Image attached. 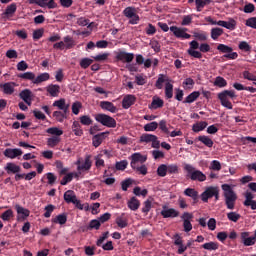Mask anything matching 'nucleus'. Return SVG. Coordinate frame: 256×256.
<instances>
[{
  "mask_svg": "<svg viewBox=\"0 0 256 256\" xmlns=\"http://www.w3.org/2000/svg\"><path fill=\"white\" fill-rule=\"evenodd\" d=\"M200 95L199 91H194L185 98L184 103H193L199 99Z\"/></svg>",
  "mask_w": 256,
  "mask_h": 256,
  "instance_id": "37",
  "label": "nucleus"
},
{
  "mask_svg": "<svg viewBox=\"0 0 256 256\" xmlns=\"http://www.w3.org/2000/svg\"><path fill=\"white\" fill-rule=\"evenodd\" d=\"M202 248L206 251H217L219 249V243L213 241L207 242L202 245Z\"/></svg>",
  "mask_w": 256,
  "mask_h": 256,
  "instance_id": "35",
  "label": "nucleus"
},
{
  "mask_svg": "<svg viewBox=\"0 0 256 256\" xmlns=\"http://www.w3.org/2000/svg\"><path fill=\"white\" fill-rule=\"evenodd\" d=\"M15 209L18 214V219H19V217H20V219H27V217H29V215H31V211H29V209L24 208L23 206H21L19 204L15 205Z\"/></svg>",
  "mask_w": 256,
  "mask_h": 256,
  "instance_id": "23",
  "label": "nucleus"
},
{
  "mask_svg": "<svg viewBox=\"0 0 256 256\" xmlns=\"http://www.w3.org/2000/svg\"><path fill=\"white\" fill-rule=\"evenodd\" d=\"M19 77L20 79H26L27 81H32V83H35V73L33 72L19 74Z\"/></svg>",
  "mask_w": 256,
  "mask_h": 256,
  "instance_id": "44",
  "label": "nucleus"
},
{
  "mask_svg": "<svg viewBox=\"0 0 256 256\" xmlns=\"http://www.w3.org/2000/svg\"><path fill=\"white\" fill-rule=\"evenodd\" d=\"M95 160V166L97 169H101V167H105V160H103V154H98L94 157Z\"/></svg>",
  "mask_w": 256,
  "mask_h": 256,
  "instance_id": "40",
  "label": "nucleus"
},
{
  "mask_svg": "<svg viewBox=\"0 0 256 256\" xmlns=\"http://www.w3.org/2000/svg\"><path fill=\"white\" fill-rule=\"evenodd\" d=\"M118 61H122V63H131L133 59H135V54L127 53V52H119L116 56Z\"/></svg>",
  "mask_w": 256,
  "mask_h": 256,
  "instance_id": "21",
  "label": "nucleus"
},
{
  "mask_svg": "<svg viewBox=\"0 0 256 256\" xmlns=\"http://www.w3.org/2000/svg\"><path fill=\"white\" fill-rule=\"evenodd\" d=\"M80 123L86 126L93 125V119H91V116L84 115L80 117Z\"/></svg>",
  "mask_w": 256,
  "mask_h": 256,
  "instance_id": "56",
  "label": "nucleus"
},
{
  "mask_svg": "<svg viewBox=\"0 0 256 256\" xmlns=\"http://www.w3.org/2000/svg\"><path fill=\"white\" fill-rule=\"evenodd\" d=\"M227 219L229 221H232L233 223H237V221H239V219H241V214H239L237 212H229V213H227Z\"/></svg>",
  "mask_w": 256,
  "mask_h": 256,
  "instance_id": "49",
  "label": "nucleus"
},
{
  "mask_svg": "<svg viewBox=\"0 0 256 256\" xmlns=\"http://www.w3.org/2000/svg\"><path fill=\"white\" fill-rule=\"evenodd\" d=\"M65 49H73L75 47V40L71 36L64 37Z\"/></svg>",
  "mask_w": 256,
  "mask_h": 256,
  "instance_id": "43",
  "label": "nucleus"
},
{
  "mask_svg": "<svg viewBox=\"0 0 256 256\" xmlns=\"http://www.w3.org/2000/svg\"><path fill=\"white\" fill-rule=\"evenodd\" d=\"M212 197H215L216 201H219V187H207L205 191L201 194V200L204 203H207Z\"/></svg>",
  "mask_w": 256,
  "mask_h": 256,
  "instance_id": "9",
  "label": "nucleus"
},
{
  "mask_svg": "<svg viewBox=\"0 0 256 256\" xmlns=\"http://www.w3.org/2000/svg\"><path fill=\"white\" fill-rule=\"evenodd\" d=\"M165 102L163 99L159 98L158 96H154L152 98V103L149 105V109H161Z\"/></svg>",
  "mask_w": 256,
  "mask_h": 256,
  "instance_id": "29",
  "label": "nucleus"
},
{
  "mask_svg": "<svg viewBox=\"0 0 256 256\" xmlns=\"http://www.w3.org/2000/svg\"><path fill=\"white\" fill-rule=\"evenodd\" d=\"M123 15L126 17V19H129L130 25H137V23L140 21L139 15L137 14V9H135V7H126L123 10Z\"/></svg>",
  "mask_w": 256,
  "mask_h": 256,
  "instance_id": "10",
  "label": "nucleus"
},
{
  "mask_svg": "<svg viewBox=\"0 0 256 256\" xmlns=\"http://www.w3.org/2000/svg\"><path fill=\"white\" fill-rule=\"evenodd\" d=\"M16 12H17V4L12 3L6 7L5 12L3 13V17H5L6 19H9L10 17H13V15H15Z\"/></svg>",
  "mask_w": 256,
  "mask_h": 256,
  "instance_id": "27",
  "label": "nucleus"
},
{
  "mask_svg": "<svg viewBox=\"0 0 256 256\" xmlns=\"http://www.w3.org/2000/svg\"><path fill=\"white\" fill-rule=\"evenodd\" d=\"M157 175L159 177H165L167 175V165L165 164H161L158 168H157Z\"/></svg>",
  "mask_w": 256,
  "mask_h": 256,
  "instance_id": "61",
  "label": "nucleus"
},
{
  "mask_svg": "<svg viewBox=\"0 0 256 256\" xmlns=\"http://www.w3.org/2000/svg\"><path fill=\"white\" fill-rule=\"evenodd\" d=\"M116 224L118 225V227H120V229H125V227H127L128 222L127 218H125V214H122L121 216H118L116 218Z\"/></svg>",
  "mask_w": 256,
  "mask_h": 256,
  "instance_id": "38",
  "label": "nucleus"
},
{
  "mask_svg": "<svg viewBox=\"0 0 256 256\" xmlns=\"http://www.w3.org/2000/svg\"><path fill=\"white\" fill-rule=\"evenodd\" d=\"M163 83H165V97L167 99H173V80L167 75L159 74L155 83L156 89H163Z\"/></svg>",
  "mask_w": 256,
  "mask_h": 256,
  "instance_id": "2",
  "label": "nucleus"
},
{
  "mask_svg": "<svg viewBox=\"0 0 256 256\" xmlns=\"http://www.w3.org/2000/svg\"><path fill=\"white\" fill-rule=\"evenodd\" d=\"M223 33H224L223 28H220V27L212 28L210 31L211 39H213V41H217V39H219V37H221Z\"/></svg>",
  "mask_w": 256,
  "mask_h": 256,
  "instance_id": "31",
  "label": "nucleus"
},
{
  "mask_svg": "<svg viewBox=\"0 0 256 256\" xmlns=\"http://www.w3.org/2000/svg\"><path fill=\"white\" fill-rule=\"evenodd\" d=\"M207 125L208 124L205 121L197 122L192 126V131H194V133H199V131L206 129Z\"/></svg>",
  "mask_w": 256,
  "mask_h": 256,
  "instance_id": "36",
  "label": "nucleus"
},
{
  "mask_svg": "<svg viewBox=\"0 0 256 256\" xmlns=\"http://www.w3.org/2000/svg\"><path fill=\"white\" fill-rule=\"evenodd\" d=\"M181 219L183 221L184 231L189 233V231L193 229V224H191V221L193 220V214L184 212L181 216Z\"/></svg>",
  "mask_w": 256,
  "mask_h": 256,
  "instance_id": "15",
  "label": "nucleus"
},
{
  "mask_svg": "<svg viewBox=\"0 0 256 256\" xmlns=\"http://www.w3.org/2000/svg\"><path fill=\"white\" fill-rule=\"evenodd\" d=\"M214 85L215 87H227V80H225V78L218 76L216 77L215 81H214Z\"/></svg>",
  "mask_w": 256,
  "mask_h": 256,
  "instance_id": "47",
  "label": "nucleus"
},
{
  "mask_svg": "<svg viewBox=\"0 0 256 256\" xmlns=\"http://www.w3.org/2000/svg\"><path fill=\"white\" fill-rule=\"evenodd\" d=\"M46 91L49 93L50 97H59L61 87L57 84H50L46 87Z\"/></svg>",
  "mask_w": 256,
  "mask_h": 256,
  "instance_id": "25",
  "label": "nucleus"
},
{
  "mask_svg": "<svg viewBox=\"0 0 256 256\" xmlns=\"http://www.w3.org/2000/svg\"><path fill=\"white\" fill-rule=\"evenodd\" d=\"M127 165H129V162H127V160H122L116 162L115 169L116 171H125L127 169Z\"/></svg>",
  "mask_w": 256,
  "mask_h": 256,
  "instance_id": "48",
  "label": "nucleus"
},
{
  "mask_svg": "<svg viewBox=\"0 0 256 256\" xmlns=\"http://www.w3.org/2000/svg\"><path fill=\"white\" fill-rule=\"evenodd\" d=\"M52 106L56 107V109H59L60 111H63V113H69V104H67L64 98L54 101Z\"/></svg>",
  "mask_w": 256,
  "mask_h": 256,
  "instance_id": "20",
  "label": "nucleus"
},
{
  "mask_svg": "<svg viewBox=\"0 0 256 256\" xmlns=\"http://www.w3.org/2000/svg\"><path fill=\"white\" fill-rule=\"evenodd\" d=\"M205 21L210 25H218V27H224V29H228L229 31H235V29H237V21H235L233 18H229L228 21H217L211 16H208L205 18Z\"/></svg>",
  "mask_w": 256,
  "mask_h": 256,
  "instance_id": "6",
  "label": "nucleus"
},
{
  "mask_svg": "<svg viewBox=\"0 0 256 256\" xmlns=\"http://www.w3.org/2000/svg\"><path fill=\"white\" fill-rule=\"evenodd\" d=\"M198 141H200L201 143H203V145H205L206 147H213V140L209 137V136H199L198 137Z\"/></svg>",
  "mask_w": 256,
  "mask_h": 256,
  "instance_id": "39",
  "label": "nucleus"
},
{
  "mask_svg": "<svg viewBox=\"0 0 256 256\" xmlns=\"http://www.w3.org/2000/svg\"><path fill=\"white\" fill-rule=\"evenodd\" d=\"M130 167L133 169L140 165H143L147 161V155H142L141 153L137 152L130 156Z\"/></svg>",
  "mask_w": 256,
  "mask_h": 256,
  "instance_id": "12",
  "label": "nucleus"
},
{
  "mask_svg": "<svg viewBox=\"0 0 256 256\" xmlns=\"http://www.w3.org/2000/svg\"><path fill=\"white\" fill-rule=\"evenodd\" d=\"M93 64V59H90V58H83L81 61H80V67L82 69H87L90 65Z\"/></svg>",
  "mask_w": 256,
  "mask_h": 256,
  "instance_id": "62",
  "label": "nucleus"
},
{
  "mask_svg": "<svg viewBox=\"0 0 256 256\" xmlns=\"http://www.w3.org/2000/svg\"><path fill=\"white\" fill-rule=\"evenodd\" d=\"M135 101H137V98L135 97V95H131V94L126 95L122 100L123 109H129L131 105L135 104Z\"/></svg>",
  "mask_w": 256,
  "mask_h": 256,
  "instance_id": "24",
  "label": "nucleus"
},
{
  "mask_svg": "<svg viewBox=\"0 0 256 256\" xmlns=\"http://www.w3.org/2000/svg\"><path fill=\"white\" fill-rule=\"evenodd\" d=\"M53 117L54 119H56V121H58L59 123H63V121L65 120V113L61 112V111H54L53 112Z\"/></svg>",
  "mask_w": 256,
  "mask_h": 256,
  "instance_id": "58",
  "label": "nucleus"
},
{
  "mask_svg": "<svg viewBox=\"0 0 256 256\" xmlns=\"http://www.w3.org/2000/svg\"><path fill=\"white\" fill-rule=\"evenodd\" d=\"M194 37L198 41H207V33L205 32H194Z\"/></svg>",
  "mask_w": 256,
  "mask_h": 256,
  "instance_id": "63",
  "label": "nucleus"
},
{
  "mask_svg": "<svg viewBox=\"0 0 256 256\" xmlns=\"http://www.w3.org/2000/svg\"><path fill=\"white\" fill-rule=\"evenodd\" d=\"M100 107L104 111H109L110 113H117V107L109 101H102L100 102Z\"/></svg>",
  "mask_w": 256,
  "mask_h": 256,
  "instance_id": "26",
  "label": "nucleus"
},
{
  "mask_svg": "<svg viewBox=\"0 0 256 256\" xmlns=\"http://www.w3.org/2000/svg\"><path fill=\"white\" fill-rule=\"evenodd\" d=\"M134 195H136L137 197H147V189H143L141 190V187H135L133 190Z\"/></svg>",
  "mask_w": 256,
  "mask_h": 256,
  "instance_id": "57",
  "label": "nucleus"
},
{
  "mask_svg": "<svg viewBox=\"0 0 256 256\" xmlns=\"http://www.w3.org/2000/svg\"><path fill=\"white\" fill-rule=\"evenodd\" d=\"M143 207H142V213H145V215H148L149 211H151V207L153 205V203L151 202V200H146L143 203Z\"/></svg>",
  "mask_w": 256,
  "mask_h": 256,
  "instance_id": "60",
  "label": "nucleus"
},
{
  "mask_svg": "<svg viewBox=\"0 0 256 256\" xmlns=\"http://www.w3.org/2000/svg\"><path fill=\"white\" fill-rule=\"evenodd\" d=\"M155 139V135L153 134H142L140 136V143H152V141Z\"/></svg>",
  "mask_w": 256,
  "mask_h": 256,
  "instance_id": "41",
  "label": "nucleus"
},
{
  "mask_svg": "<svg viewBox=\"0 0 256 256\" xmlns=\"http://www.w3.org/2000/svg\"><path fill=\"white\" fill-rule=\"evenodd\" d=\"M209 3H211V0H195L196 10L198 12L202 11L205 5H209Z\"/></svg>",
  "mask_w": 256,
  "mask_h": 256,
  "instance_id": "45",
  "label": "nucleus"
},
{
  "mask_svg": "<svg viewBox=\"0 0 256 256\" xmlns=\"http://www.w3.org/2000/svg\"><path fill=\"white\" fill-rule=\"evenodd\" d=\"M244 202L243 205L244 207H250L252 211L256 210V200L255 199V194H252L250 191H246L244 193Z\"/></svg>",
  "mask_w": 256,
  "mask_h": 256,
  "instance_id": "14",
  "label": "nucleus"
},
{
  "mask_svg": "<svg viewBox=\"0 0 256 256\" xmlns=\"http://www.w3.org/2000/svg\"><path fill=\"white\" fill-rule=\"evenodd\" d=\"M75 165L77 166L78 175L88 173V171H91V167H93V156L86 154L84 157H79Z\"/></svg>",
  "mask_w": 256,
  "mask_h": 256,
  "instance_id": "4",
  "label": "nucleus"
},
{
  "mask_svg": "<svg viewBox=\"0 0 256 256\" xmlns=\"http://www.w3.org/2000/svg\"><path fill=\"white\" fill-rule=\"evenodd\" d=\"M134 171H137V173H139L140 175H147L148 171H147V166L145 164H142L141 166L138 165L134 168H132Z\"/></svg>",
  "mask_w": 256,
  "mask_h": 256,
  "instance_id": "59",
  "label": "nucleus"
},
{
  "mask_svg": "<svg viewBox=\"0 0 256 256\" xmlns=\"http://www.w3.org/2000/svg\"><path fill=\"white\" fill-rule=\"evenodd\" d=\"M64 200L66 203H72L77 207V209H80V211H83L84 205L81 204V200L77 199V196L75 195V192L72 190H68L64 193Z\"/></svg>",
  "mask_w": 256,
  "mask_h": 256,
  "instance_id": "11",
  "label": "nucleus"
},
{
  "mask_svg": "<svg viewBox=\"0 0 256 256\" xmlns=\"http://www.w3.org/2000/svg\"><path fill=\"white\" fill-rule=\"evenodd\" d=\"M167 173L170 175H176L179 173V166L177 164L166 165Z\"/></svg>",
  "mask_w": 256,
  "mask_h": 256,
  "instance_id": "46",
  "label": "nucleus"
},
{
  "mask_svg": "<svg viewBox=\"0 0 256 256\" xmlns=\"http://www.w3.org/2000/svg\"><path fill=\"white\" fill-rule=\"evenodd\" d=\"M233 185L222 184L221 189L223 191V197L227 209H235V203L237 202V193L233 190Z\"/></svg>",
  "mask_w": 256,
  "mask_h": 256,
  "instance_id": "1",
  "label": "nucleus"
},
{
  "mask_svg": "<svg viewBox=\"0 0 256 256\" xmlns=\"http://www.w3.org/2000/svg\"><path fill=\"white\" fill-rule=\"evenodd\" d=\"M50 77L51 76L49 75V73H47V72L42 73L34 78V85H39L40 83L49 81Z\"/></svg>",
  "mask_w": 256,
  "mask_h": 256,
  "instance_id": "34",
  "label": "nucleus"
},
{
  "mask_svg": "<svg viewBox=\"0 0 256 256\" xmlns=\"http://www.w3.org/2000/svg\"><path fill=\"white\" fill-rule=\"evenodd\" d=\"M237 95L233 90H224L218 94V99H220V103L222 107H226V109H233V104L230 99H235Z\"/></svg>",
  "mask_w": 256,
  "mask_h": 256,
  "instance_id": "7",
  "label": "nucleus"
},
{
  "mask_svg": "<svg viewBox=\"0 0 256 256\" xmlns=\"http://www.w3.org/2000/svg\"><path fill=\"white\" fill-rule=\"evenodd\" d=\"M14 215H13V210L8 209L6 210L2 215H1V219L2 221H11V219H13Z\"/></svg>",
  "mask_w": 256,
  "mask_h": 256,
  "instance_id": "53",
  "label": "nucleus"
},
{
  "mask_svg": "<svg viewBox=\"0 0 256 256\" xmlns=\"http://www.w3.org/2000/svg\"><path fill=\"white\" fill-rule=\"evenodd\" d=\"M238 48L240 51H245V53L251 52V45H249L247 41H241L238 45Z\"/></svg>",
  "mask_w": 256,
  "mask_h": 256,
  "instance_id": "54",
  "label": "nucleus"
},
{
  "mask_svg": "<svg viewBox=\"0 0 256 256\" xmlns=\"http://www.w3.org/2000/svg\"><path fill=\"white\" fill-rule=\"evenodd\" d=\"M170 31L177 39H191V35L187 33V28L171 26Z\"/></svg>",
  "mask_w": 256,
  "mask_h": 256,
  "instance_id": "13",
  "label": "nucleus"
},
{
  "mask_svg": "<svg viewBox=\"0 0 256 256\" xmlns=\"http://www.w3.org/2000/svg\"><path fill=\"white\" fill-rule=\"evenodd\" d=\"M184 195H186V197H191L193 201H197L199 199V192L193 188H186L184 190Z\"/></svg>",
  "mask_w": 256,
  "mask_h": 256,
  "instance_id": "32",
  "label": "nucleus"
},
{
  "mask_svg": "<svg viewBox=\"0 0 256 256\" xmlns=\"http://www.w3.org/2000/svg\"><path fill=\"white\" fill-rule=\"evenodd\" d=\"M20 99H23L29 107H31V103L33 101V92L29 89H25L19 94Z\"/></svg>",
  "mask_w": 256,
  "mask_h": 256,
  "instance_id": "22",
  "label": "nucleus"
},
{
  "mask_svg": "<svg viewBox=\"0 0 256 256\" xmlns=\"http://www.w3.org/2000/svg\"><path fill=\"white\" fill-rule=\"evenodd\" d=\"M157 127H159V123L150 122V123L144 125V131H146V132L157 131Z\"/></svg>",
  "mask_w": 256,
  "mask_h": 256,
  "instance_id": "52",
  "label": "nucleus"
},
{
  "mask_svg": "<svg viewBox=\"0 0 256 256\" xmlns=\"http://www.w3.org/2000/svg\"><path fill=\"white\" fill-rule=\"evenodd\" d=\"M184 171H186L187 177H189L191 181H199L200 183L207 181V176L202 171L197 170L191 164H185Z\"/></svg>",
  "mask_w": 256,
  "mask_h": 256,
  "instance_id": "5",
  "label": "nucleus"
},
{
  "mask_svg": "<svg viewBox=\"0 0 256 256\" xmlns=\"http://www.w3.org/2000/svg\"><path fill=\"white\" fill-rule=\"evenodd\" d=\"M23 155V150L19 148H7L4 151V156L8 159H17V157H21Z\"/></svg>",
  "mask_w": 256,
  "mask_h": 256,
  "instance_id": "17",
  "label": "nucleus"
},
{
  "mask_svg": "<svg viewBox=\"0 0 256 256\" xmlns=\"http://www.w3.org/2000/svg\"><path fill=\"white\" fill-rule=\"evenodd\" d=\"M105 135H109V132H102L100 134L95 135L92 138V143L94 147H99L103 143V139H105Z\"/></svg>",
  "mask_w": 256,
  "mask_h": 256,
  "instance_id": "30",
  "label": "nucleus"
},
{
  "mask_svg": "<svg viewBox=\"0 0 256 256\" xmlns=\"http://www.w3.org/2000/svg\"><path fill=\"white\" fill-rule=\"evenodd\" d=\"M95 120L98 123H101V125H104V127H109L112 129H115V127H117V121L115 120V118L106 114H96Z\"/></svg>",
  "mask_w": 256,
  "mask_h": 256,
  "instance_id": "8",
  "label": "nucleus"
},
{
  "mask_svg": "<svg viewBox=\"0 0 256 256\" xmlns=\"http://www.w3.org/2000/svg\"><path fill=\"white\" fill-rule=\"evenodd\" d=\"M53 223H59V225H65L67 223V215L66 214H59L53 220Z\"/></svg>",
  "mask_w": 256,
  "mask_h": 256,
  "instance_id": "51",
  "label": "nucleus"
},
{
  "mask_svg": "<svg viewBox=\"0 0 256 256\" xmlns=\"http://www.w3.org/2000/svg\"><path fill=\"white\" fill-rule=\"evenodd\" d=\"M4 169H5V171H7L8 174L9 173L16 174V173H20L21 172V166L15 164L13 162L7 163Z\"/></svg>",
  "mask_w": 256,
  "mask_h": 256,
  "instance_id": "28",
  "label": "nucleus"
},
{
  "mask_svg": "<svg viewBox=\"0 0 256 256\" xmlns=\"http://www.w3.org/2000/svg\"><path fill=\"white\" fill-rule=\"evenodd\" d=\"M246 27H251V29H256V17H251L246 20Z\"/></svg>",
  "mask_w": 256,
  "mask_h": 256,
  "instance_id": "64",
  "label": "nucleus"
},
{
  "mask_svg": "<svg viewBox=\"0 0 256 256\" xmlns=\"http://www.w3.org/2000/svg\"><path fill=\"white\" fill-rule=\"evenodd\" d=\"M217 51H220V53H231V51H233V48L225 44H219L217 46Z\"/></svg>",
  "mask_w": 256,
  "mask_h": 256,
  "instance_id": "55",
  "label": "nucleus"
},
{
  "mask_svg": "<svg viewBox=\"0 0 256 256\" xmlns=\"http://www.w3.org/2000/svg\"><path fill=\"white\" fill-rule=\"evenodd\" d=\"M0 87L2 88L4 95H13L15 93V88L17 87V83L6 82L4 84H1Z\"/></svg>",
  "mask_w": 256,
  "mask_h": 256,
  "instance_id": "18",
  "label": "nucleus"
},
{
  "mask_svg": "<svg viewBox=\"0 0 256 256\" xmlns=\"http://www.w3.org/2000/svg\"><path fill=\"white\" fill-rule=\"evenodd\" d=\"M139 207H141V202L135 198L132 197L129 201H128V208L131 211H137V209H139Z\"/></svg>",
  "mask_w": 256,
  "mask_h": 256,
  "instance_id": "33",
  "label": "nucleus"
},
{
  "mask_svg": "<svg viewBox=\"0 0 256 256\" xmlns=\"http://www.w3.org/2000/svg\"><path fill=\"white\" fill-rule=\"evenodd\" d=\"M160 215H162L164 219H175V217H179V212L175 208L163 206Z\"/></svg>",
  "mask_w": 256,
  "mask_h": 256,
  "instance_id": "16",
  "label": "nucleus"
},
{
  "mask_svg": "<svg viewBox=\"0 0 256 256\" xmlns=\"http://www.w3.org/2000/svg\"><path fill=\"white\" fill-rule=\"evenodd\" d=\"M48 135H52L47 138L46 145L50 147V149H55L59 143H61V135H63V130L58 127H50L46 130Z\"/></svg>",
  "mask_w": 256,
  "mask_h": 256,
  "instance_id": "3",
  "label": "nucleus"
},
{
  "mask_svg": "<svg viewBox=\"0 0 256 256\" xmlns=\"http://www.w3.org/2000/svg\"><path fill=\"white\" fill-rule=\"evenodd\" d=\"M174 245L178 247V251H177L178 255H183L184 251H187V246L183 244V238H181L179 234H176L174 236Z\"/></svg>",
  "mask_w": 256,
  "mask_h": 256,
  "instance_id": "19",
  "label": "nucleus"
},
{
  "mask_svg": "<svg viewBox=\"0 0 256 256\" xmlns=\"http://www.w3.org/2000/svg\"><path fill=\"white\" fill-rule=\"evenodd\" d=\"M77 177L75 173H68L66 174L60 182V185H67V183H71L73 181V177Z\"/></svg>",
  "mask_w": 256,
  "mask_h": 256,
  "instance_id": "50",
  "label": "nucleus"
},
{
  "mask_svg": "<svg viewBox=\"0 0 256 256\" xmlns=\"http://www.w3.org/2000/svg\"><path fill=\"white\" fill-rule=\"evenodd\" d=\"M72 131L74 132V135H77L78 137H81L83 135V130L81 129V124L79 122L75 121L72 125Z\"/></svg>",
  "mask_w": 256,
  "mask_h": 256,
  "instance_id": "42",
  "label": "nucleus"
}]
</instances>
